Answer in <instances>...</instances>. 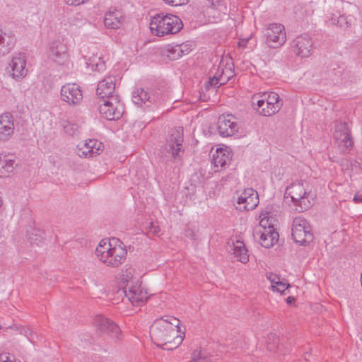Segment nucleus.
<instances>
[{
  "label": "nucleus",
  "instance_id": "46",
  "mask_svg": "<svg viewBox=\"0 0 362 362\" xmlns=\"http://www.w3.org/2000/svg\"><path fill=\"white\" fill-rule=\"evenodd\" d=\"M146 231L143 230V233L148 235L149 238H151L154 235H158L160 232L159 228H145Z\"/></svg>",
  "mask_w": 362,
  "mask_h": 362
},
{
  "label": "nucleus",
  "instance_id": "5",
  "mask_svg": "<svg viewBox=\"0 0 362 362\" xmlns=\"http://www.w3.org/2000/svg\"><path fill=\"white\" fill-rule=\"evenodd\" d=\"M180 325V320L173 316H165L154 321L150 328L151 339L158 346L172 332L174 327Z\"/></svg>",
  "mask_w": 362,
  "mask_h": 362
},
{
  "label": "nucleus",
  "instance_id": "45",
  "mask_svg": "<svg viewBox=\"0 0 362 362\" xmlns=\"http://www.w3.org/2000/svg\"><path fill=\"white\" fill-rule=\"evenodd\" d=\"M165 4L172 6H177L186 4L188 2V0H163Z\"/></svg>",
  "mask_w": 362,
  "mask_h": 362
},
{
  "label": "nucleus",
  "instance_id": "48",
  "mask_svg": "<svg viewBox=\"0 0 362 362\" xmlns=\"http://www.w3.org/2000/svg\"><path fill=\"white\" fill-rule=\"evenodd\" d=\"M267 277L272 283V286L273 285H277L278 281H281L279 276L274 274H269Z\"/></svg>",
  "mask_w": 362,
  "mask_h": 362
},
{
  "label": "nucleus",
  "instance_id": "4",
  "mask_svg": "<svg viewBox=\"0 0 362 362\" xmlns=\"http://www.w3.org/2000/svg\"><path fill=\"white\" fill-rule=\"evenodd\" d=\"M252 103L254 109L264 117H269L277 113L283 105L279 95L274 92L254 95Z\"/></svg>",
  "mask_w": 362,
  "mask_h": 362
},
{
  "label": "nucleus",
  "instance_id": "22",
  "mask_svg": "<svg viewBox=\"0 0 362 362\" xmlns=\"http://www.w3.org/2000/svg\"><path fill=\"white\" fill-rule=\"evenodd\" d=\"M179 332H180V325L174 327V329H172V332L167 334L165 340H163V342H160L158 346H160L163 349L167 350L176 349L183 341V337L182 335H179Z\"/></svg>",
  "mask_w": 362,
  "mask_h": 362
},
{
  "label": "nucleus",
  "instance_id": "9",
  "mask_svg": "<svg viewBox=\"0 0 362 362\" xmlns=\"http://www.w3.org/2000/svg\"><path fill=\"white\" fill-rule=\"evenodd\" d=\"M334 140L341 153L349 151L352 147L353 141L348 124L346 122H336L334 124Z\"/></svg>",
  "mask_w": 362,
  "mask_h": 362
},
{
  "label": "nucleus",
  "instance_id": "43",
  "mask_svg": "<svg viewBox=\"0 0 362 362\" xmlns=\"http://www.w3.org/2000/svg\"><path fill=\"white\" fill-rule=\"evenodd\" d=\"M16 330L22 335L28 337V340L31 342H33V332L29 327H17Z\"/></svg>",
  "mask_w": 362,
  "mask_h": 362
},
{
  "label": "nucleus",
  "instance_id": "15",
  "mask_svg": "<svg viewBox=\"0 0 362 362\" xmlns=\"http://www.w3.org/2000/svg\"><path fill=\"white\" fill-rule=\"evenodd\" d=\"M115 76H107L98 83L96 93L101 100L109 99L112 96H118L115 94Z\"/></svg>",
  "mask_w": 362,
  "mask_h": 362
},
{
  "label": "nucleus",
  "instance_id": "36",
  "mask_svg": "<svg viewBox=\"0 0 362 362\" xmlns=\"http://www.w3.org/2000/svg\"><path fill=\"white\" fill-rule=\"evenodd\" d=\"M189 362H211V359L205 351L195 350L192 354V359Z\"/></svg>",
  "mask_w": 362,
  "mask_h": 362
},
{
  "label": "nucleus",
  "instance_id": "6",
  "mask_svg": "<svg viewBox=\"0 0 362 362\" xmlns=\"http://www.w3.org/2000/svg\"><path fill=\"white\" fill-rule=\"evenodd\" d=\"M93 323L99 337L108 336L116 342L123 339L124 336L120 328L110 319L98 315L95 317Z\"/></svg>",
  "mask_w": 362,
  "mask_h": 362
},
{
  "label": "nucleus",
  "instance_id": "23",
  "mask_svg": "<svg viewBox=\"0 0 362 362\" xmlns=\"http://www.w3.org/2000/svg\"><path fill=\"white\" fill-rule=\"evenodd\" d=\"M182 129L180 127L173 129L169 140L168 146L174 158L179 156V152L182 151L183 136Z\"/></svg>",
  "mask_w": 362,
  "mask_h": 362
},
{
  "label": "nucleus",
  "instance_id": "49",
  "mask_svg": "<svg viewBox=\"0 0 362 362\" xmlns=\"http://www.w3.org/2000/svg\"><path fill=\"white\" fill-rule=\"evenodd\" d=\"M354 201L356 203L362 202V189L355 194L354 197Z\"/></svg>",
  "mask_w": 362,
  "mask_h": 362
},
{
  "label": "nucleus",
  "instance_id": "10",
  "mask_svg": "<svg viewBox=\"0 0 362 362\" xmlns=\"http://www.w3.org/2000/svg\"><path fill=\"white\" fill-rule=\"evenodd\" d=\"M132 102L139 107H148L157 103L159 93L153 90L144 88H136L132 92Z\"/></svg>",
  "mask_w": 362,
  "mask_h": 362
},
{
  "label": "nucleus",
  "instance_id": "19",
  "mask_svg": "<svg viewBox=\"0 0 362 362\" xmlns=\"http://www.w3.org/2000/svg\"><path fill=\"white\" fill-rule=\"evenodd\" d=\"M103 151V144L96 139H89L78 146L79 156L93 157Z\"/></svg>",
  "mask_w": 362,
  "mask_h": 362
},
{
  "label": "nucleus",
  "instance_id": "47",
  "mask_svg": "<svg viewBox=\"0 0 362 362\" xmlns=\"http://www.w3.org/2000/svg\"><path fill=\"white\" fill-rule=\"evenodd\" d=\"M177 46L180 48V51H181V55L182 57L184 56V55H186L187 54L189 53V52L191 51V49L190 47H189L188 45L187 44H180V45H177Z\"/></svg>",
  "mask_w": 362,
  "mask_h": 362
},
{
  "label": "nucleus",
  "instance_id": "38",
  "mask_svg": "<svg viewBox=\"0 0 362 362\" xmlns=\"http://www.w3.org/2000/svg\"><path fill=\"white\" fill-rule=\"evenodd\" d=\"M330 23L332 25H337L341 28H346L349 25V23L346 16L344 15H340L339 16H333L330 19Z\"/></svg>",
  "mask_w": 362,
  "mask_h": 362
},
{
  "label": "nucleus",
  "instance_id": "42",
  "mask_svg": "<svg viewBox=\"0 0 362 362\" xmlns=\"http://www.w3.org/2000/svg\"><path fill=\"white\" fill-rule=\"evenodd\" d=\"M310 226V223L303 215H298L293 218L291 226Z\"/></svg>",
  "mask_w": 362,
  "mask_h": 362
},
{
  "label": "nucleus",
  "instance_id": "11",
  "mask_svg": "<svg viewBox=\"0 0 362 362\" xmlns=\"http://www.w3.org/2000/svg\"><path fill=\"white\" fill-rule=\"evenodd\" d=\"M122 290L127 299L134 306L143 305L148 298L147 292L142 289L138 283L134 285L130 284L124 285L122 287Z\"/></svg>",
  "mask_w": 362,
  "mask_h": 362
},
{
  "label": "nucleus",
  "instance_id": "44",
  "mask_svg": "<svg viewBox=\"0 0 362 362\" xmlns=\"http://www.w3.org/2000/svg\"><path fill=\"white\" fill-rule=\"evenodd\" d=\"M290 285L288 284H285L281 281H278L277 285H273L272 288L273 290H276V291L279 293H284Z\"/></svg>",
  "mask_w": 362,
  "mask_h": 362
},
{
  "label": "nucleus",
  "instance_id": "37",
  "mask_svg": "<svg viewBox=\"0 0 362 362\" xmlns=\"http://www.w3.org/2000/svg\"><path fill=\"white\" fill-rule=\"evenodd\" d=\"M344 70V68L342 65L338 64H331L328 70L329 77L334 81L336 78L341 76Z\"/></svg>",
  "mask_w": 362,
  "mask_h": 362
},
{
  "label": "nucleus",
  "instance_id": "41",
  "mask_svg": "<svg viewBox=\"0 0 362 362\" xmlns=\"http://www.w3.org/2000/svg\"><path fill=\"white\" fill-rule=\"evenodd\" d=\"M269 340H273L272 343L267 342V349L269 351H276L278 349L279 339L276 337L274 334H271L268 336Z\"/></svg>",
  "mask_w": 362,
  "mask_h": 362
},
{
  "label": "nucleus",
  "instance_id": "51",
  "mask_svg": "<svg viewBox=\"0 0 362 362\" xmlns=\"http://www.w3.org/2000/svg\"><path fill=\"white\" fill-rule=\"evenodd\" d=\"M295 298L294 297H292V296H289L286 298V303L288 304H291L293 302L295 301Z\"/></svg>",
  "mask_w": 362,
  "mask_h": 362
},
{
  "label": "nucleus",
  "instance_id": "2",
  "mask_svg": "<svg viewBox=\"0 0 362 362\" xmlns=\"http://www.w3.org/2000/svg\"><path fill=\"white\" fill-rule=\"evenodd\" d=\"M307 183L302 180L293 182L285 191L286 197H291L295 206L301 211L309 209L315 203V194L306 187Z\"/></svg>",
  "mask_w": 362,
  "mask_h": 362
},
{
  "label": "nucleus",
  "instance_id": "17",
  "mask_svg": "<svg viewBox=\"0 0 362 362\" xmlns=\"http://www.w3.org/2000/svg\"><path fill=\"white\" fill-rule=\"evenodd\" d=\"M208 8L206 11L209 18H212L214 23H217L222 19L227 12V6L224 0H206Z\"/></svg>",
  "mask_w": 362,
  "mask_h": 362
},
{
  "label": "nucleus",
  "instance_id": "21",
  "mask_svg": "<svg viewBox=\"0 0 362 362\" xmlns=\"http://www.w3.org/2000/svg\"><path fill=\"white\" fill-rule=\"evenodd\" d=\"M231 158L227 148H219L212 155L211 165L215 171H218L228 165Z\"/></svg>",
  "mask_w": 362,
  "mask_h": 362
},
{
  "label": "nucleus",
  "instance_id": "35",
  "mask_svg": "<svg viewBox=\"0 0 362 362\" xmlns=\"http://www.w3.org/2000/svg\"><path fill=\"white\" fill-rule=\"evenodd\" d=\"M134 269L132 267H125L122 269L121 272V280L124 285H127L129 284L134 285L136 283H138V281H134Z\"/></svg>",
  "mask_w": 362,
  "mask_h": 362
},
{
  "label": "nucleus",
  "instance_id": "33",
  "mask_svg": "<svg viewBox=\"0 0 362 362\" xmlns=\"http://www.w3.org/2000/svg\"><path fill=\"white\" fill-rule=\"evenodd\" d=\"M26 235L31 244L39 245L44 240L43 232L40 228H29Z\"/></svg>",
  "mask_w": 362,
  "mask_h": 362
},
{
  "label": "nucleus",
  "instance_id": "31",
  "mask_svg": "<svg viewBox=\"0 0 362 362\" xmlns=\"http://www.w3.org/2000/svg\"><path fill=\"white\" fill-rule=\"evenodd\" d=\"M233 241V255L236 259L243 264H246L249 261V255L247 249L243 240H236Z\"/></svg>",
  "mask_w": 362,
  "mask_h": 362
},
{
  "label": "nucleus",
  "instance_id": "7",
  "mask_svg": "<svg viewBox=\"0 0 362 362\" xmlns=\"http://www.w3.org/2000/svg\"><path fill=\"white\" fill-rule=\"evenodd\" d=\"M98 103L100 115L107 120L119 119L124 114V107L119 96L100 100Z\"/></svg>",
  "mask_w": 362,
  "mask_h": 362
},
{
  "label": "nucleus",
  "instance_id": "1",
  "mask_svg": "<svg viewBox=\"0 0 362 362\" xmlns=\"http://www.w3.org/2000/svg\"><path fill=\"white\" fill-rule=\"evenodd\" d=\"M127 251L124 244L118 238L103 239L95 249V255L107 267L116 268L126 259Z\"/></svg>",
  "mask_w": 362,
  "mask_h": 362
},
{
  "label": "nucleus",
  "instance_id": "3",
  "mask_svg": "<svg viewBox=\"0 0 362 362\" xmlns=\"http://www.w3.org/2000/svg\"><path fill=\"white\" fill-rule=\"evenodd\" d=\"M182 28V23L178 16L173 14L159 13L153 16L151 23V32L157 36L175 34Z\"/></svg>",
  "mask_w": 362,
  "mask_h": 362
},
{
  "label": "nucleus",
  "instance_id": "32",
  "mask_svg": "<svg viewBox=\"0 0 362 362\" xmlns=\"http://www.w3.org/2000/svg\"><path fill=\"white\" fill-rule=\"evenodd\" d=\"M16 43L13 35L6 34L0 30V54L5 55L10 52Z\"/></svg>",
  "mask_w": 362,
  "mask_h": 362
},
{
  "label": "nucleus",
  "instance_id": "8",
  "mask_svg": "<svg viewBox=\"0 0 362 362\" xmlns=\"http://www.w3.org/2000/svg\"><path fill=\"white\" fill-rule=\"evenodd\" d=\"M265 43L271 48H279L286 41L285 28L280 23H271L264 31Z\"/></svg>",
  "mask_w": 362,
  "mask_h": 362
},
{
  "label": "nucleus",
  "instance_id": "24",
  "mask_svg": "<svg viewBox=\"0 0 362 362\" xmlns=\"http://www.w3.org/2000/svg\"><path fill=\"white\" fill-rule=\"evenodd\" d=\"M259 218V226H276L281 219V215L268 206L261 212Z\"/></svg>",
  "mask_w": 362,
  "mask_h": 362
},
{
  "label": "nucleus",
  "instance_id": "14",
  "mask_svg": "<svg viewBox=\"0 0 362 362\" xmlns=\"http://www.w3.org/2000/svg\"><path fill=\"white\" fill-rule=\"evenodd\" d=\"M291 47L297 56L308 57L312 54L313 41L308 35H301L293 40Z\"/></svg>",
  "mask_w": 362,
  "mask_h": 362
},
{
  "label": "nucleus",
  "instance_id": "20",
  "mask_svg": "<svg viewBox=\"0 0 362 362\" xmlns=\"http://www.w3.org/2000/svg\"><path fill=\"white\" fill-rule=\"evenodd\" d=\"M49 57L59 65H65L69 61L66 47L60 42H52L49 45Z\"/></svg>",
  "mask_w": 362,
  "mask_h": 362
},
{
  "label": "nucleus",
  "instance_id": "27",
  "mask_svg": "<svg viewBox=\"0 0 362 362\" xmlns=\"http://www.w3.org/2000/svg\"><path fill=\"white\" fill-rule=\"evenodd\" d=\"M233 76V71L230 67H224L223 64H220L217 69L213 78H210L211 86H216L218 84H224Z\"/></svg>",
  "mask_w": 362,
  "mask_h": 362
},
{
  "label": "nucleus",
  "instance_id": "39",
  "mask_svg": "<svg viewBox=\"0 0 362 362\" xmlns=\"http://www.w3.org/2000/svg\"><path fill=\"white\" fill-rule=\"evenodd\" d=\"M180 50L177 45L169 47L167 49V57L171 60H176L182 57Z\"/></svg>",
  "mask_w": 362,
  "mask_h": 362
},
{
  "label": "nucleus",
  "instance_id": "25",
  "mask_svg": "<svg viewBox=\"0 0 362 362\" xmlns=\"http://www.w3.org/2000/svg\"><path fill=\"white\" fill-rule=\"evenodd\" d=\"M14 124L13 117L9 113L0 116V141H6L13 134Z\"/></svg>",
  "mask_w": 362,
  "mask_h": 362
},
{
  "label": "nucleus",
  "instance_id": "40",
  "mask_svg": "<svg viewBox=\"0 0 362 362\" xmlns=\"http://www.w3.org/2000/svg\"><path fill=\"white\" fill-rule=\"evenodd\" d=\"M62 126L64 131L70 135H74L78 129V126L77 124L71 123L68 120H63L62 122Z\"/></svg>",
  "mask_w": 362,
  "mask_h": 362
},
{
  "label": "nucleus",
  "instance_id": "12",
  "mask_svg": "<svg viewBox=\"0 0 362 362\" xmlns=\"http://www.w3.org/2000/svg\"><path fill=\"white\" fill-rule=\"evenodd\" d=\"M259 204V195L252 188L244 189L238 196L236 209L241 211L255 209Z\"/></svg>",
  "mask_w": 362,
  "mask_h": 362
},
{
  "label": "nucleus",
  "instance_id": "52",
  "mask_svg": "<svg viewBox=\"0 0 362 362\" xmlns=\"http://www.w3.org/2000/svg\"><path fill=\"white\" fill-rule=\"evenodd\" d=\"M185 235L187 236H192L193 235V231L191 228H188L187 230H186V233Z\"/></svg>",
  "mask_w": 362,
  "mask_h": 362
},
{
  "label": "nucleus",
  "instance_id": "53",
  "mask_svg": "<svg viewBox=\"0 0 362 362\" xmlns=\"http://www.w3.org/2000/svg\"><path fill=\"white\" fill-rule=\"evenodd\" d=\"M358 165V163L357 162H355L354 163V166L356 167V165Z\"/></svg>",
  "mask_w": 362,
  "mask_h": 362
},
{
  "label": "nucleus",
  "instance_id": "34",
  "mask_svg": "<svg viewBox=\"0 0 362 362\" xmlns=\"http://www.w3.org/2000/svg\"><path fill=\"white\" fill-rule=\"evenodd\" d=\"M88 67H90L93 71H100L105 69V61L101 56L93 54L89 57L86 62Z\"/></svg>",
  "mask_w": 362,
  "mask_h": 362
},
{
  "label": "nucleus",
  "instance_id": "50",
  "mask_svg": "<svg viewBox=\"0 0 362 362\" xmlns=\"http://www.w3.org/2000/svg\"><path fill=\"white\" fill-rule=\"evenodd\" d=\"M1 362H21L20 361H16L15 359L12 360L9 358L8 357L6 356L5 359H2Z\"/></svg>",
  "mask_w": 362,
  "mask_h": 362
},
{
  "label": "nucleus",
  "instance_id": "29",
  "mask_svg": "<svg viewBox=\"0 0 362 362\" xmlns=\"http://www.w3.org/2000/svg\"><path fill=\"white\" fill-rule=\"evenodd\" d=\"M18 162L9 156H0V177H10L13 175Z\"/></svg>",
  "mask_w": 362,
  "mask_h": 362
},
{
  "label": "nucleus",
  "instance_id": "26",
  "mask_svg": "<svg viewBox=\"0 0 362 362\" xmlns=\"http://www.w3.org/2000/svg\"><path fill=\"white\" fill-rule=\"evenodd\" d=\"M264 231L259 232V241L262 247H272L279 240V233L275 228H263Z\"/></svg>",
  "mask_w": 362,
  "mask_h": 362
},
{
  "label": "nucleus",
  "instance_id": "16",
  "mask_svg": "<svg viewBox=\"0 0 362 362\" xmlns=\"http://www.w3.org/2000/svg\"><path fill=\"white\" fill-rule=\"evenodd\" d=\"M234 119H235L230 115L227 117L221 115L218 117L217 130L221 136L228 137L238 132V124Z\"/></svg>",
  "mask_w": 362,
  "mask_h": 362
},
{
  "label": "nucleus",
  "instance_id": "28",
  "mask_svg": "<svg viewBox=\"0 0 362 362\" xmlns=\"http://www.w3.org/2000/svg\"><path fill=\"white\" fill-rule=\"evenodd\" d=\"M293 240L300 245H304L313 241L311 228H291Z\"/></svg>",
  "mask_w": 362,
  "mask_h": 362
},
{
  "label": "nucleus",
  "instance_id": "18",
  "mask_svg": "<svg viewBox=\"0 0 362 362\" xmlns=\"http://www.w3.org/2000/svg\"><path fill=\"white\" fill-rule=\"evenodd\" d=\"M25 65L26 57L25 54L18 53L13 57L9 64L11 68L9 72L13 78L18 79L26 76L28 71L25 69Z\"/></svg>",
  "mask_w": 362,
  "mask_h": 362
},
{
  "label": "nucleus",
  "instance_id": "13",
  "mask_svg": "<svg viewBox=\"0 0 362 362\" xmlns=\"http://www.w3.org/2000/svg\"><path fill=\"white\" fill-rule=\"evenodd\" d=\"M62 100L70 105H77L83 100L82 90L76 83H67L61 88Z\"/></svg>",
  "mask_w": 362,
  "mask_h": 362
},
{
  "label": "nucleus",
  "instance_id": "30",
  "mask_svg": "<svg viewBox=\"0 0 362 362\" xmlns=\"http://www.w3.org/2000/svg\"><path fill=\"white\" fill-rule=\"evenodd\" d=\"M124 17L120 11L113 10L107 12L104 18V25L107 28L117 29L121 27Z\"/></svg>",
  "mask_w": 362,
  "mask_h": 362
}]
</instances>
